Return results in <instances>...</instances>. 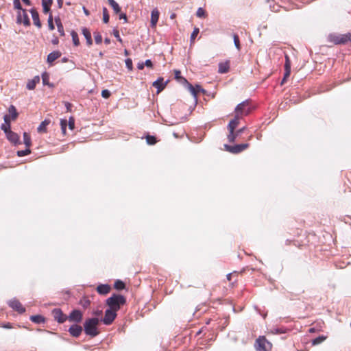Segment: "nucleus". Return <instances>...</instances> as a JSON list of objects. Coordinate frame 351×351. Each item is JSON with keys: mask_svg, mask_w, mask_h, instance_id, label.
Here are the masks:
<instances>
[{"mask_svg": "<svg viewBox=\"0 0 351 351\" xmlns=\"http://www.w3.org/2000/svg\"><path fill=\"white\" fill-rule=\"evenodd\" d=\"M183 80L184 82L186 85L188 90L190 91V93L195 99H197L198 93L204 92V90L202 88V87L199 85H196L195 87H194L192 84L188 82V81L185 78H183Z\"/></svg>", "mask_w": 351, "mask_h": 351, "instance_id": "obj_7", "label": "nucleus"}, {"mask_svg": "<svg viewBox=\"0 0 351 351\" xmlns=\"http://www.w3.org/2000/svg\"><path fill=\"white\" fill-rule=\"evenodd\" d=\"M137 67H138V69H143V67H144V64L143 63H141V64L138 63Z\"/></svg>", "mask_w": 351, "mask_h": 351, "instance_id": "obj_61", "label": "nucleus"}, {"mask_svg": "<svg viewBox=\"0 0 351 351\" xmlns=\"http://www.w3.org/2000/svg\"><path fill=\"white\" fill-rule=\"evenodd\" d=\"M146 140L149 145H154L156 143V138L153 136H147Z\"/></svg>", "mask_w": 351, "mask_h": 351, "instance_id": "obj_43", "label": "nucleus"}, {"mask_svg": "<svg viewBox=\"0 0 351 351\" xmlns=\"http://www.w3.org/2000/svg\"><path fill=\"white\" fill-rule=\"evenodd\" d=\"M247 106V101H243L238 104L235 108L236 114L240 116H243V114H247L249 110L245 109Z\"/></svg>", "mask_w": 351, "mask_h": 351, "instance_id": "obj_13", "label": "nucleus"}, {"mask_svg": "<svg viewBox=\"0 0 351 351\" xmlns=\"http://www.w3.org/2000/svg\"><path fill=\"white\" fill-rule=\"evenodd\" d=\"M48 80H49V77L46 74L43 75V82L45 85L49 84Z\"/></svg>", "mask_w": 351, "mask_h": 351, "instance_id": "obj_54", "label": "nucleus"}, {"mask_svg": "<svg viewBox=\"0 0 351 351\" xmlns=\"http://www.w3.org/2000/svg\"><path fill=\"white\" fill-rule=\"evenodd\" d=\"M196 15L199 18H202L205 16L206 12L202 8H199L197 10Z\"/></svg>", "mask_w": 351, "mask_h": 351, "instance_id": "obj_44", "label": "nucleus"}, {"mask_svg": "<svg viewBox=\"0 0 351 351\" xmlns=\"http://www.w3.org/2000/svg\"><path fill=\"white\" fill-rule=\"evenodd\" d=\"M159 19V12L155 8L152 11L151 13V27H155Z\"/></svg>", "mask_w": 351, "mask_h": 351, "instance_id": "obj_17", "label": "nucleus"}, {"mask_svg": "<svg viewBox=\"0 0 351 351\" xmlns=\"http://www.w3.org/2000/svg\"><path fill=\"white\" fill-rule=\"evenodd\" d=\"M145 66H148V67H152V62L150 60H147L145 62V64H144Z\"/></svg>", "mask_w": 351, "mask_h": 351, "instance_id": "obj_57", "label": "nucleus"}, {"mask_svg": "<svg viewBox=\"0 0 351 351\" xmlns=\"http://www.w3.org/2000/svg\"><path fill=\"white\" fill-rule=\"evenodd\" d=\"M174 73H175V77L177 79V80H180L184 82V80L182 77L180 76V71H178V70H175L174 71Z\"/></svg>", "mask_w": 351, "mask_h": 351, "instance_id": "obj_50", "label": "nucleus"}, {"mask_svg": "<svg viewBox=\"0 0 351 351\" xmlns=\"http://www.w3.org/2000/svg\"><path fill=\"white\" fill-rule=\"evenodd\" d=\"M82 331V326L77 325V324L72 325L69 329V332H70V334L72 336L75 337H79Z\"/></svg>", "mask_w": 351, "mask_h": 351, "instance_id": "obj_14", "label": "nucleus"}, {"mask_svg": "<svg viewBox=\"0 0 351 351\" xmlns=\"http://www.w3.org/2000/svg\"><path fill=\"white\" fill-rule=\"evenodd\" d=\"M99 324L98 318H90L84 324V331L87 335L95 337L98 335L97 326Z\"/></svg>", "mask_w": 351, "mask_h": 351, "instance_id": "obj_2", "label": "nucleus"}, {"mask_svg": "<svg viewBox=\"0 0 351 351\" xmlns=\"http://www.w3.org/2000/svg\"><path fill=\"white\" fill-rule=\"evenodd\" d=\"M1 327L6 329H10L12 328V326L10 323H6L1 325Z\"/></svg>", "mask_w": 351, "mask_h": 351, "instance_id": "obj_55", "label": "nucleus"}, {"mask_svg": "<svg viewBox=\"0 0 351 351\" xmlns=\"http://www.w3.org/2000/svg\"><path fill=\"white\" fill-rule=\"evenodd\" d=\"M199 28H197V27L194 28V29L191 35V43L194 42V40L195 39L196 36L199 34Z\"/></svg>", "mask_w": 351, "mask_h": 351, "instance_id": "obj_40", "label": "nucleus"}, {"mask_svg": "<svg viewBox=\"0 0 351 351\" xmlns=\"http://www.w3.org/2000/svg\"><path fill=\"white\" fill-rule=\"evenodd\" d=\"M3 120H4V123H8L9 125H10V122H11L12 118L10 117V115L5 114L3 117Z\"/></svg>", "mask_w": 351, "mask_h": 351, "instance_id": "obj_52", "label": "nucleus"}, {"mask_svg": "<svg viewBox=\"0 0 351 351\" xmlns=\"http://www.w3.org/2000/svg\"><path fill=\"white\" fill-rule=\"evenodd\" d=\"M93 314L96 316H100L102 314V311L97 310L93 312Z\"/></svg>", "mask_w": 351, "mask_h": 351, "instance_id": "obj_59", "label": "nucleus"}, {"mask_svg": "<svg viewBox=\"0 0 351 351\" xmlns=\"http://www.w3.org/2000/svg\"><path fill=\"white\" fill-rule=\"evenodd\" d=\"M8 112H9L8 115L10 116V117L12 118V120L14 121V120L16 119L19 114H18L14 106H13V105L10 106V107L8 108Z\"/></svg>", "mask_w": 351, "mask_h": 351, "instance_id": "obj_24", "label": "nucleus"}, {"mask_svg": "<svg viewBox=\"0 0 351 351\" xmlns=\"http://www.w3.org/2000/svg\"><path fill=\"white\" fill-rule=\"evenodd\" d=\"M7 138L12 143L17 144L19 142V135L12 132L10 131L8 134H5Z\"/></svg>", "mask_w": 351, "mask_h": 351, "instance_id": "obj_19", "label": "nucleus"}, {"mask_svg": "<svg viewBox=\"0 0 351 351\" xmlns=\"http://www.w3.org/2000/svg\"><path fill=\"white\" fill-rule=\"evenodd\" d=\"M71 37L72 40L75 46H78L80 45V40L78 38V35L75 31L71 32Z\"/></svg>", "mask_w": 351, "mask_h": 351, "instance_id": "obj_30", "label": "nucleus"}, {"mask_svg": "<svg viewBox=\"0 0 351 351\" xmlns=\"http://www.w3.org/2000/svg\"><path fill=\"white\" fill-rule=\"evenodd\" d=\"M229 70V65L227 62L226 63H220L219 64V73H226Z\"/></svg>", "mask_w": 351, "mask_h": 351, "instance_id": "obj_28", "label": "nucleus"}, {"mask_svg": "<svg viewBox=\"0 0 351 351\" xmlns=\"http://www.w3.org/2000/svg\"><path fill=\"white\" fill-rule=\"evenodd\" d=\"M104 43H105L106 45L110 44V38H106L104 39Z\"/></svg>", "mask_w": 351, "mask_h": 351, "instance_id": "obj_63", "label": "nucleus"}, {"mask_svg": "<svg viewBox=\"0 0 351 351\" xmlns=\"http://www.w3.org/2000/svg\"><path fill=\"white\" fill-rule=\"evenodd\" d=\"M125 303V298L121 295L114 294L107 299L106 304L109 308L114 311H119L121 306Z\"/></svg>", "mask_w": 351, "mask_h": 351, "instance_id": "obj_1", "label": "nucleus"}, {"mask_svg": "<svg viewBox=\"0 0 351 351\" xmlns=\"http://www.w3.org/2000/svg\"><path fill=\"white\" fill-rule=\"evenodd\" d=\"M119 19H123L125 22H127V16L125 14L121 13L119 14Z\"/></svg>", "mask_w": 351, "mask_h": 351, "instance_id": "obj_56", "label": "nucleus"}, {"mask_svg": "<svg viewBox=\"0 0 351 351\" xmlns=\"http://www.w3.org/2000/svg\"><path fill=\"white\" fill-rule=\"evenodd\" d=\"M23 141L27 147H29L32 145L31 138L28 133H23Z\"/></svg>", "mask_w": 351, "mask_h": 351, "instance_id": "obj_29", "label": "nucleus"}, {"mask_svg": "<svg viewBox=\"0 0 351 351\" xmlns=\"http://www.w3.org/2000/svg\"><path fill=\"white\" fill-rule=\"evenodd\" d=\"M103 21L105 23L109 21V14L106 8H103Z\"/></svg>", "mask_w": 351, "mask_h": 351, "instance_id": "obj_36", "label": "nucleus"}, {"mask_svg": "<svg viewBox=\"0 0 351 351\" xmlns=\"http://www.w3.org/2000/svg\"><path fill=\"white\" fill-rule=\"evenodd\" d=\"M68 126H69V128L71 130H73L74 129V126H75V120L73 117H70L69 118V120L68 121Z\"/></svg>", "mask_w": 351, "mask_h": 351, "instance_id": "obj_45", "label": "nucleus"}, {"mask_svg": "<svg viewBox=\"0 0 351 351\" xmlns=\"http://www.w3.org/2000/svg\"><path fill=\"white\" fill-rule=\"evenodd\" d=\"M55 22L57 25V29L60 36L64 35V27L62 24L61 20L59 17L55 18Z\"/></svg>", "mask_w": 351, "mask_h": 351, "instance_id": "obj_25", "label": "nucleus"}, {"mask_svg": "<svg viewBox=\"0 0 351 351\" xmlns=\"http://www.w3.org/2000/svg\"><path fill=\"white\" fill-rule=\"evenodd\" d=\"M30 152H31L30 149H29V147H27L25 150L18 151L17 152V156H19V157L25 156H27L29 154H30Z\"/></svg>", "mask_w": 351, "mask_h": 351, "instance_id": "obj_37", "label": "nucleus"}, {"mask_svg": "<svg viewBox=\"0 0 351 351\" xmlns=\"http://www.w3.org/2000/svg\"><path fill=\"white\" fill-rule=\"evenodd\" d=\"M125 287V285H124V283L121 281V280H117L114 283V288L118 289V290H121V289H124Z\"/></svg>", "mask_w": 351, "mask_h": 351, "instance_id": "obj_39", "label": "nucleus"}, {"mask_svg": "<svg viewBox=\"0 0 351 351\" xmlns=\"http://www.w3.org/2000/svg\"><path fill=\"white\" fill-rule=\"evenodd\" d=\"M95 40L97 44H100L102 41V36L99 32L94 33Z\"/></svg>", "mask_w": 351, "mask_h": 351, "instance_id": "obj_42", "label": "nucleus"}, {"mask_svg": "<svg viewBox=\"0 0 351 351\" xmlns=\"http://www.w3.org/2000/svg\"><path fill=\"white\" fill-rule=\"evenodd\" d=\"M245 130V127H243V128H241V129L238 130L235 133L237 134V136H239V135H240L241 134H242V133L244 132V130Z\"/></svg>", "mask_w": 351, "mask_h": 351, "instance_id": "obj_58", "label": "nucleus"}, {"mask_svg": "<svg viewBox=\"0 0 351 351\" xmlns=\"http://www.w3.org/2000/svg\"><path fill=\"white\" fill-rule=\"evenodd\" d=\"M164 80L162 77H159L157 80H156L155 82H153L152 85L154 87L156 88L158 90H157V93H159L160 91H162L166 84H167V82H163Z\"/></svg>", "mask_w": 351, "mask_h": 351, "instance_id": "obj_15", "label": "nucleus"}, {"mask_svg": "<svg viewBox=\"0 0 351 351\" xmlns=\"http://www.w3.org/2000/svg\"><path fill=\"white\" fill-rule=\"evenodd\" d=\"M30 12H31V14H32V20H33L34 24L36 27H38V28H40L41 27V23L40 21V19H39V15H38V12L36 10H34V9H32L30 10Z\"/></svg>", "mask_w": 351, "mask_h": 351, "instance_id": "obj_18", "label": "nucleus"}, {"mask_svg": "<svg viewBox=\"0 0 351 351\" xmlns=\"http://www.w3.org/2000/svg\"><path fill=\"white\" fill-rule=\"evenodd\" d=\"M52 315L54 319L59 323H63L67 319V316L64 315L60 308H55L52 311Z\"/></svg>", "mask_w": 351, "mask_h": 351, "instance_id": "obj_10", "label": "nucleus"}, {"mask_svg": "<svg viewBox=\"0 0 351 351\" xmlns=\"http://www.w3.org/2000/svg\"><path fill=\"white\" fill-rule=\"evenodd\" d=\"M125 65H126L127 68L129 70H132V60L130 59V58L126 59L125 60Z\"/></svg>", "mask_w": 351, "mask_h": 351, "instance_id": "obj_48", "label": "nucleus"}, {"mask_svg": "<svg viewBox=\"0 0 351 351\" xmlns=\"http://www.w3.org/2000/svg\"><path fill=\"white\" fill-rule=\"evenodd\" d=\"M111 7L112 8L114 12L116 14H118L121 12V8L117 2L115 3H114L113 5H112Z\"/></svg>", "mask_w": 351, "mask_h": 351, "instance_id": "obj_46", "label": "nucleus"}, {"mask_svg": "<svg viewBox=\"0 0 351 351\" xmlns=\"http://www.w3.org/2000/svg\"><path fill=\"white\" fill-rule=\"evenodd\" d=\"M58 7L60 8H61L62 6V4H63V1L62 0H58Z\"/></svg>", "mask_w": 351, "mask_h": 351, "instance_id": "obj_62", "label": "nucleus"}, {"mask_svg": "<svg viewBox=\"0 0 351 351\" xmlns=\"http://www.w3.org/2000/svg\"><path fill=\"white\" fill-rule=\"evenodd\" d=\"M14 5L15 8L20 10L19 11L22 10L21 5L19 0H14Z\"/></svg>", "mask_w": 351, "mask_h": 351, "instance_id": "obj_51", "label": "nucleus"}, {"mask_svg": "<svg viewBox=\"0 0 351 351\" xmlns=\"http://www.w3.org/2000/svg\"><path fill=\"white\" fill-rule=\"evenodd\" d=\"M67 319L70 322H80L82 319V313L79 310H73L70 313L69 316L67 317Z\"/></svg>", "mask_w": 351, "mask_h": 351, "instance_id": "obj_12", "label": "nucleus"}, {"mask_svg": "<svg viewBox=\"0 0 351 351\" xmlns=\"http://www.w3.org/2000/svg\"><path fill=\"white\" fill-rule=\"evenodd\" d=\"M40 82L39 76H35L32 80H29L27 84V88L29 90H34L37 84Z\"/></svg>", "mask_w": 351, "mask_h": 351, "instance_id": "obj_21", "label": "nucleus"}, {"mask_svg": "<svg viewBox=\"0 0 351 351\" xmlns=\"http://www.w3.org/2000/svg\"><path fill=\"white\" fill-rule=\"evenodd\" d=\"M326 339V337L325 336H319L318 337L314 339L312 341L313 345H318L321 343H322L325 339Z\"/></svg>", "mask_w": 351, "mask_h": 351, "instance_id": "obj_33", "label": "nucleus"}, {"mask_svg": "<svg viewBox=\"0 0 351 351\" xmlns=\"http://www.w3.org/2000/svg\"><path fill=\"white\" fill-rule=\"evenodd\" d=\"M30 320L36 324H42L45 322V318L38 315L31 316Z\"/></svg>", "mask_w": 351, "mask_h": 351, "instance_id": "obj_27", "label": "nucleus"}, {"mask_svg": "<svg viewBox=\"0 0 351 351\" xmlns=\"http://www.w3.org/2000/svg\"><path fill=\"white\" fill-rule=\"evenodd\" d=\"M16 21L18 23H23L25 26H29L30 25L28 15L25 10L19 11Z\"/></svg>", "mask_w": 351, "mask_h": 351, "instance_id": "obj_8", "label": "nucleus"}, {"mask_svg": "<svg viewBox=\"0 0 351 351\" xmlns=\"http://www.w3.org/2000/svg\"><path fill=\"white\" fill-rule=\"evenodd\" d=\"M241 117V116L236 114L235 117L233 119H232L228 125V130L229 131L232 132V130H235V128L238 126L239 123V119Z\"/></svg>", "mask_w": 351, "mask_h": 351, "instance_id": "obj_16", "label": "nucleus"}, {"mask_svg": "<svg viewBox=\"0 0 351 351\" xmlns=\"http://www.w3.org/2000/svg\"><path fill=\"white\" fill-rule=\"evenodd\" d=\"M101 96L104 98L107 99L110 96V92L107 89H104L101 91Z\"/></svg>", "mask_w": 351, "mask_h": 351, "instance_id": "obj_47", "label": "nucleus"}, {"mask_svg": "<svg viewBox=\"0 0 351 351\" xmlns=\"http://www.w3.org/2000/svg\"><path fill=\"white\" fill-rule=\"evenodd\" d=\"M291 74V61L287 55L285 56V74L284 77L281 82V84H283L287 79L289 77Z\"/></svg>", "mask_w": 351, "mask_h": 351, "instance_id": "obj_11", "label": "nucleus"}, {"mask_svg": "<svg viewBox=\"0 0 351 351\" xmlns=\"http://www.w3.org/2000/svg\"><path fill=\"white\" fill-rule=\"evenodd\" d=\"M8 305L10 308L19 313H23L25 311V308L22 306L21 302L15 298L10 300Z\"/></svg>", "mask_w": 351, "mask_h": 351, "instance_id": "obj_9", "label": "nucleus"}, {"mask_svg": "<svg viewBox=\"0 0 351 351\" xmlns=\"http://www.w3.org/2000/svg\"><path fill=\"white\" fill-rule=\"evenodd\" d=\"M113 34L114 37L117 39V40L120 43H122V39L120 37L119 32L118 30L114 29L113 31Z\"/></svg>", "mask_w": 351, "mask_h": 351, "instance_id": "obj_49", "label": "nucleus"}, {"mask_svg": "<svg viewBox=\"0 0 351 351\" xmlns=\"http://www.w3.org/2000/svg\"><path fill=\"white\" fill-rule=\"evenodd\" d=\"M81 303L84 308H87L90 305V301L88 300L82 301Z\"/></svg>", "mask_w": 351, "mask_h": 351, "instance_id": "obj_53", "label": "nucleus"}, {"mask_svg": "<svg viewBox=\"0 0 351 351\" xmlns=\"http://www.w3.org/2000/svg\"><path fill=\"white\" fill-rule=\"evenodd\" d=\"M110 287L108 285H99L97 287V291L101 295H106L109 293Z\"/></svg>", "mask_w": 351, "mask_h": 351, "instance_id": "obj_22", "label": "nucleus"}, {"mask_svg": "<svg viewBox=\"0 0 351 351\" xmlns=\"http://www.w3.org/2000/svg\"><path fill=\"white\" fill-rule=\"evenodd\" d=\"M48 26H49V29L51 31L55 29V27H54V25L53 23V17L51 14H49V18H48Z\"/></svg>", "mask_w": 351, "mask_h": 351, "instance_id": "obj_41", "label": "nucleus"}, {"mask_svg": "<svg viewBox=\"0 0 351 351\" xmlns=\"http://www.w3.org/2000/svg\"><path fill=\"white\" fill-rule=\"evenodd\" d=\"M237 136H238L234 132V130H232V132L229 131V134L228 135V139L229 142L232 143L235 141V139Z\"/></svg>", "mask_w": 351, "mask_h": 351, "instance_id": "obj_34", "label": "nucleus"}, {"mask_svg": "<svg viewBox=\"0 0 351 351\" xmlns=\"http://www.w3.org/2000/svg\"><path fill=\"white\" fill-rule=\"evenodd\" d=\"M83 11L86 16L89 15V11L85 7H83Z\"/></svg>", "mask_w": 351, "mask_h": 351, "instance_id": "obj_60", "label": "nucleus"}, {"mask_svg": "<svg viewBox=\"0 0 351 351\" xmlns=\"http://www.w3.org/2000/svg\"><path fill=\"white\" fill-rule=\"evenodd\" d=\"M50 121L45 119L43 121L41 122V123L38 127V132H46V128L49 124Z\"/></svg>", "mask_w": 351, "mask_h": 351, "instance_id": "obj_26", "label": "nucleus"}, {"mask_svg": "<svg viewBox=\"0 0 351 351\" xmlns=\"http://www.w3.org/2000/svg\"><path fill=\"white\" fill-rule=\"evenodd\" d=\"M330 40L335 45L345 44L348 40H351V34H330Z\"/></svg>", "mask_w": 351, "mask_h": 351, "instance_id": "obj_3", "label": "nucleus"}, {"mask_svg": "<svg viewBox=\"0 0 351 351\" xmlns=\"http://www.w3.org/2000/svg\"><path fill=\"white\" fill-rule=\"evenodd\" d=\"M49 4H48L47 3V1L45 0H43V2H42V5H43V12L44 13H48L50 10V5L52 2V0H49Z\"/></svg>", "mask_w": 351, "mask_h": 351, "instance_id": "obj_31", "label": "nucleus"}, {"mask_svg": "<svg viewBox=\"0 0 351 351\" xmlns=\"http://www.w3.org/2000/svg\"><path fill=\"white\" fill-rule=\"evenodd\" d=\"M108 1L109 3V4L110 5V6L116 3V1L114 0H108Z\"/></svg>", "mask_w": 351, "mask_h": 351, "instance_id": "obj_64", "label": "nucleus"}, {"mask_svg": "<svg viewBox=\"0 0 351 351\" xmlns=\"http://www.w3.org/2000/svg\"><path fill=\"white\" fill-rule=\"evenodd\" d=\"M1 129L5 132V134H8L10 130V125H9L8 123H3L1 125Z\"/></svg>", "mask_w": 351, "mask_h": 351, "instance_id": "obj_38", "label": "nucleus"}, {"mask_svg": "<svg viewBox=\"0 0 351 351\" xmlns=\"http://www.w3.org/2000/svg\"><path fill=\"white\" fill-rule=\"evenodd\" d=\"M248 146H249L248 143L236 145L234 146L225 145V148H226V151H228L230 153L238 154V153L243 152L245 149H247L248 147Z\"/></svg>", "mask_w": 351, "mask_h": 351, "instance_id": "obj_5", "label": "nucleus"}, {"mask_svg": "<svg viewBox=\"0 0 351 351\" xmlns=\"http://www.w3.org/2000/svg\"><path fill=\"white\" fill-rule=\"evenodd\" d=\"M117 317V311L110 308H108L105 311V315L101 320L106 325L111 324Z\"/></svg>", "mask_w": 351, "mask_h": 351, "instance_id": "obj_4", "label": "nucleus"}, {"mask_svg": "<svg viewBox=\"0 0 351 351\" xmlns=\"http://www.w3.org/2000/svg\"><path fill=\"white\" fill-rule=\"evenodd\" d=\"M61 56V53L58 51H54L50 53L47 56V62L52 64L56 60Z\"/></svg>", "mask_w": 351, "mask_h": 351, "instance_id": "obj_20", "label": "nucleus"}, {"mask_svg": "<svg viewBox=\"0 0 351 351\" xmlns=\"http://www.w3.org/2000/svg\"><path fill=\"white\" fill-rule=\"evenodd\" d=\"M234 43L236 48L239 51L241 49L239 38L237 34H233Z\"/></svg>", "mask_w": 351, "mask_h": 351, "instance_id": "obj_35", "label": "nucleus"}, {"mask_svg": "<svg viewBox=\"0 0 351 351\" xmlns=\"http://www.w3.org/2000/svg\"><path fill=\"white\" fill-rule=\"evenodd\" d=\"M67 124H68V121L66 119H61L60 120V127H61L62 132L63 134H66Z\"/></svg>", "mask_w": 351, "mask_h": 351, "instance_id": "obj_32", "label": "nucleus"}, {"mask_svg": "<svg viewBox=\"0 0 351 351\" xmlns=\"http://www.w3.org/2000/svg\"><path fill=\"white\" fill-rule=\"evenodd\" d=\"M82 31V34L84 35V36L85 37V38L86 40L87 45L88 46L91 45L93 43V40H92L91 34H90V31L86 27H84Z\"/></svg>", "mask_w": 351, "mask_h": 351, "instance_id": "obj_23", "label": "nucleus"}, {"mask_svg": "<svg viewBox=\"0 0 351 351\" xmlns=\"http://www.w3.org/2000/svg\"><path fill=\"white\" fill-rule=\"evenodd\" d=\"M256 347L258 351H267L270 348L271 344L265 338L260 337L256 341Z\"/></svg>", "mask_w": 351, "mask_h": 351, "instance_id": "obj_6", "label": "nucleus"}]
</instances>
